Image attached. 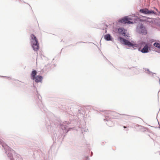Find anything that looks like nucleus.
I'll list each match as a JSON object with an SVG mask.
<instances>
[{
	"mask_svg": "<svg viewBox=\"0 0 160 160\" xmlns=\"http://www.w3.org/2000/svg\"><path fill=\"white\" fill-rule=\"evenodd\" d=\"M141 44H142V45H143L145 44V42H142L141 43Z\"/></svg>",
	"mask_w": 160,
	"mask_h": 160,
	"instance_id": "obj_12",
	"label": "nucleus"
},
{
	"mask_svg": "<svg viewBox=\"0 0 160 160\" xmlns=\"http://www.w3.org/2000/svg\"><path fill=\"white\" fill-rule=\"evenodd\" d=\"M154 45L155 47L160 49V44L156 42L154 43Z\"/></svg>",
	"mask_w": 160,
	"mask_h": 160,
	"instance_id": "obj_10",
	"label": "nucleus"
},
{
	"mask_svg": "<svg viewBox=\"0 0 160 160\" xmlns=\"http://www.w3.org/2000/svg\"><path fill=\"white\" fill-rule=\"evenodd\" d=\"M143 32L141 31V32L144 34H146L147 33V31L146 30H142Z\"/></svg>",
	"mask_w": 160,
	"mask_h": 160,
	"instance_id": "obj_11",
	"label": "nucleus"
},
{
	"mask_svg": "<svg viewBox=\"0 0 160 160\" xmlns=\"http://www.w3.org/2000/svg\"><path fill=\"white\" fill-rule=\"evenodd\" d=\"M156 10H157V9L156 8Z\"/></svg>",
	"mask_w": 160,
	"mask_h": 160,
	"instance_id": "obj_14",
	"label": "nucleus"
},
{
	"mask_svg": "<svg viewBox=\"0 0 160 160\" xmlns=\"http://www.w3.org/2000/svg\"><path fill=\"white\" fill-rule=\"evenodd\" d=\"M123 128H126V127L125 126H124V127H123Z\"/></svg>",
	"mask_w": 160,
	"mask_h": 160,
	"instance_id": "obj_13",
	"label": "nucleus"
},
{
	"mask_svg": "<svg viewBox=\"0 0 160 160\" xmlns=\"http://www.w3.org/2000/svg\"><path fill=\"white\" fill-rule=\"evenodd\" d=\"M30 39L32 46L35 51H38L39 48V45L38 40L36 37L33 34L30 35Z\"/></svg>",
	"mask_w": 160,
	"mask_h": 160,
	"instance_id": "obj_1",
	"label": "nucleus"
},
{
	"mask_svg": "<svg viewBox=\"0 0 160 160\" xmlns=\"http://www.w3.org/2000/svg\"><path fill=\"white\" fill-rule=\"evenodd\" d=\"M140 12L142 13L145 14H156V13L154 12V11L152 10H149L148 9L145 8L140 9Z\"/></svg>",
	"mask_w": 160,
	"mask_h": 160,
	"instance_id": "obj_4",
	"label": "nucleus"
},
{
	"mask_svg": "<svg viewBox=\"0 0 160 160\" xmlns=\"http://www.w3.org/2000/svg\"><path fill=\"white\" fill-rule=\"evenodd\" d=\"M120 42L122 44L128 45L129 47H133L134 44L131 43L130 42L121 37L119 38ZM135 45H136L135 44Z\"/></svg>",
	"mask_w": 160,
	"mask_h": 160,
	"instance_id": "obj_2",
	"label": "nucleus"
},
{
	"mask_svg": "<svg viewBox=\"0 0 160 160\" xmlns=\"http://www.w3.org/2000/svg\"><path fill=\"white\" fill-rule=\"evenodd\" d=\"M132 19L127 17H125L119 20V22L123 23H128L130 24L132 23V22L130 21Z\"/></svg>",
	"mask_w": 160,
	"mask_h": 160,
	"instance_id": "obj_3",
	"label": "nucleus"
},
{
	"mask_svg": "<svg viewBox=\"0 0 160 160\" xmlns=\"http://www.w3.org/2000/svg\"><path fill=\"white\" fill-rule=\"evenodd\" d=\"M42 77L41 76L38 75L35 77V82H41L42 79Z\"/></svg>",
	"mask_w": 160,
	"mask_h": 160,
	"instance_id": "obj_6",
	"label": "nucleus"
},
{
	"mask_svg": "<svg viewBox=\"0 0 160 160\" xmlns=\"http://www.w3.org/2000/svg\"><path fill=\"white\" fill-rule=\"evenodd\" d=\"M125 31V30L123 28H119L118 29V32L122 35L125 36L126 37V36L128 37V36L127 35H126Z\"/></svg>",
	"mask_w": 160,
	"mask_h": 160,
	"instance_id": "obj_5",
	"label": "nucleus"
},
{
	"mask_svg": "<svg viewBox=\"0 0 160 160\" xmlns=\"http://www.w3.org/2000/svg\"><path fill=\"white\" fill-rule=\"evenodd\" d=\"M141 52L142 53H146L148 52V47L147 44H145V46L144 48L142 49L141 51Z\"/></svg>",
	"mask_w": 160,
	"mask_h": 160,
	"instance_id": "obj_7",
	"label": "nucleus"
},
{
	"mask_svg": "<svg viewBox=\"0 0 160 160\" xmlns=\"http://www.w3.org/2000/svg\"><path fill=\"white\" fill-rule=\"evenodd\" d=\"M105 39L109 41L111 40V36L109 34H107L104 36Z\"/></svg>",
	"mask_w": 160,
	"mask_h": 160,
	"instance_id": "obj_9",
	"label": "nucleus"
},
{
	"mask_svg": "<svg viewBox=\"0 0 160 160\" xmlns=\"http://www.w3.org/2000/svg\"><path fill=\"white\" fill-rule=\"evenodd\" d=\"M37 72L36 71L33 70L31 74V79L32 80H34L35 79V76L37 74Z\"/></svg>",
	"mask_w": 160,
	"mask_h": 160,
	"instance_id": "obj_8",
	"label": "nucleus"
}]
</instances>
